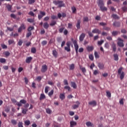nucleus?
Masks as SVG:
<instances>
[{"mask_svg":"<svg viewBox=\"0 0 127 127\" xmlns=\"http://www.w3.org/2000/svg\"><path fill=\"white\" fill-rule=\"evenodd\" d=\"M6 62V60L4 58H0V63H5Z\"/></svg>","mask_w":127,"mask_h":127,"instance_id":"40","label":"nucleus"},{"mask_svg":"<svg viewBox=\"0 0 127 127\" xmlns=\"http://www.w3.org/2000/svg\"><path fill=\"white\" fill-rule=\"evenodd\" d=\"M77 123L74 121H70V127H74V126H76Z\"/></svg>","mask_w":127,"mask_h":127,"instance_id":"28","label":"nucleus"},{"mask_svg":"<svg viewBox=\"0 0 127 127\" xmlns=\"http://www.w3.org/2000/svg\"><path fill=\"white\" fill-rule=\"evenodd\" d=\"M64 84L65 86H68L69 85V83H68V80H67V79H64Z\"/></svg>","mask_w":127,"mask_h":127,"instance_id":"49","label":"nucleus"},{"mask_svg":"<svg viewBox=\"0 0 127 127\" xmlns=\"http://www.w3.org/2000/svg\"><path fill=\"white\" fill-rule=\"evenodd\" d=\"M75 103L76 104H74L72 106L73 110H76V109H78V108H79V105L80 104V102L78 101L75 102Z\"/></svg>","mask_w":127,"mask_h":127,"instance_id":"9","label":"nucleus"},{"mask_svg":"<svg viewBox=\"0 0 127 127\" xmlns=\"http://www.w3.org/2000/svg\"><path fill=\"white\" fill-rule=\"evenodd\" d=\"M43 27L45 28V29H48L49 27V24H48L47 22L44 23Z\"/></svg>","mask_w":127,"mask_h":127,"instance_id":"19","label":"nucleus"},{"mask_svg":"<svg viewBox=\"0 0 127 127\" xmlns=\"http://www.w3.org/2000/svg\"><path fill=\"white\" fill-rule=\"evenodd\" d=\"M60 99L62 100V101H63L64 99H65V94L64 93H61L60 95Z\"/></svg>","mask_w":127,"mask_h":127,"instance_id":"24","label":"nucleus"},{"mask_svg":"<svg viewBox=\"0 0 127 127\" xmlns=\"http://www.w3.org/2000/svg\"><path fill=\"white\" fill-rule=\"evenodd\" d=\"M35 2V0H28V4H33Z\"/></svg>","mask_w":127,"mask_h":127,"instance_id":"45","label":"nucleus"},{"mask_svg":"<svg viewBox=\"0 0 127 127\" xmlns=\"http://www.w3.org/2000/svg\"><path fill=\"white\" fill-rule=\"evenodd\" d=\"M119 103H120V105H124V98L121 99L120 100Z\"/></svg>","mask_w":127,"mask_h":127,"instance_id":"64","label":"nucleus"},{"mask_svg":"<svg viewBox=\"0 0 127 127\" xmlns=\"http://www.w3.org/2000/svg\"><path fill=\"white\" fill-rule=\"evenodd\" d=\"M45 99H46L45 95H44V94H41L40 96V101H42V100H45Z\"/></svg>","mask_w":127,"mask_h":127,"instance_id":"22","label":"nucleus"},{"mask_svg":"<svg viewBox=\"0 0 127 127\" xmlns=\"http://www.w3.org/2000/svg\"><path fill=\"white\" fill-rule=\"evenodd\" d=\"M6 8L7 9V10L8 11H10L11 10V5H9V4H8L7 6H6Z\"/></svg>","mask_w":127,"mask_h":127,"instance_id":"46","label":"nucleus"},{"mask_svg":"<svg viewBox=\"0 0 127 127\" xmlns=\"http://www.w3.org/2000/svg\"><path fill=\"white\" fill-rule=\"evenodd\" d=\"M46 15V13L44 11H40V14L38 15V18L39 20H40L43 16H45Z\"/></svg>","mask_w":127,"mask_h":127,"instance_id":"5","label":"nucleus"},{"mask_svg":"<svg viewBox=\"0 0 127 127\" xmlns=\"http://www.w3.org/2000/svg\"><path fill=\"white\" fill-rule=\"evenodd\" d=\"M122 9L124 12H126V11H127V6H124L122 7Z\"/></svg>","mask_w":127,"mask_h":127,"instance_id":"51","label":"nucleus"},{"mask_svg":"<svg viewBox=\"0 0 127 127\" xmlns=\"http://www.w3.org/2000/svg\"><path fill=\"white\" fill-rule=\"evenodd\" d=\"M114 26H116V27H120L121 25V23L119 22H115L113 23Z\"/></svg>","mask_w":127,"mask_h":127,"instance_id":"25","label":"nucleus"},{"mask_svg":"<svg viewBox=\"0 0 127 127\" xmlns=\"http://www.w3.org/2000/svg\"><path fill=\"white\" fill-rule=\"evenodd\" d=\"M92 33H97V34H101V30H100L99 29L95 28L92 30Z\"/></svg>","mask_w":127,"mask_h":127,"instance_id":"10","label":"nucleus"},{"mask_svg":"<svg viewBox=\"0 0 127 127\" xmlns=\"http://www.w3.org/2000/svg\"><path fill=\"white\" fill-rule=\"evenodd\" d=\"M112 16L113 18H114V19H120V17H119V16L116 14H112Z\"/></svg>","mask_w":127,"mask_h":127,"instance_id":"30","label":"nucleus"},{"mask_svg":"<svg viewBox=\"0 0 127 127\" xmlns=\"http://www.w3.org/2000/svg\"><path fill=\"white\" fill-rule=\"evenodd\" d=\"M64 27H62L59 29V31L60 33H62V32H63V31H64Z\"/></svg>","mask_w":127,"mask_h":127,"instance_id":"60","label":"nucleus"},{"mask_svg":"<svg viewBox=\"0 0 127 127\" xmlns=\"http://www.w3.org/2000/svg\"><path fill=\"white\" fill-rule=\"evenodd\" d=\"M53 3H54L55 5H58L57 7L58 8L64 7V6H65V3H64L62 0H54Z\"/></svg>","mask_w":127,"mask_h":127,"instance_id":"3","label":"nucleus"},{"mask_svg":"<svg viewBox=\"0 0 127 127\" xmlns=\"http://www.w3.org/2000/svg\"><path fill=\"white\" fill-rule=\"evenodd\" d=\"M106 95L108 98L112 97V93L110 91H106Z\"/></svg>","mask_w":127,"mask_h":127,"instance_id":"35","label":"nucleus"},{"mask_svg":"<svg viewBox=\"0 0 127 127\" xmlns=\"http://www.w3.org/2000/svg\"><path fill=\"white\" fill-rule=\"evenodd\" d=\"M49 86H46L45 88V92L46 94H47L48 93V90H49Z\"/></svg>","mask_w":127,"mask_h":127,"instance_id":"54","label":"nucleus"},{"mask_svg":"<svg viewBox=\"0 0 127 127\" xmlns=\"http://www.w3.org/2000/svg\"><path fill=\"white\" fill-rule=\"evenodd\" d=\"M27 20L28 22H30L31 23H32V22H34V19L28 18Z\"/></svg>","mask_w":127,"mask_h":127,"instance_id":"47","label":"nucleus"},{"mask_svg":"<svg viewBox=\"0 0 127 127\" xmlns=\"http://www.w3.org/2000/svg\"><path fill=\"white\" fill-rule=\"evenodd\" d=\"M71 10L72 11V13H75L77 11V9L75 6L71 7Z\"/></svg>","mask_w":127,"mask_h":127,"instance_id":"38","label":"nucleus"},{"mask_svg":"<svg viewBox=\"0 0 127 127\" xmlns=\"http://www.w3.org/2000/svg\"><path fill=\"white\" fill-rule=\"evenodd\" d=\"M79 68L80 69H81L82 73H83V74H85V73H86V72H87V70H86V68H85L84 67H82V65H79Z\"/></svg>","mask_w":127,"mask_h":127,"instance_id":"21","label":"nucleus"},{"mask_svg":"<svg viewBox=\"0 0 127 127\" xmlns=\"http://www.w3.org/2000/svg\"><path fill=\"white\" fill-rule=\"evenodd\" d=\"M122 71H123V67H121L118 69V73L119 75H121V73H122Z\"/></svg>","mask_w":127,"mask_h":127,"instance_id":"55","label":"nucleus"},{"mask_svg":"<svg viewBox=\"0 0 127 127\" xmlns=\"http://www.w3.org/2000/svg\"><path fill=\"white\" fill-rule=\"evenodd\" d=\"M46 112L47 114H48V115H51V114H52V110H51V109L50 108H46Z\"/></svg>","mask_w":127,"mask_h":127,"instance_id":"26","label":"nucleus"},{"mask_svg":"<svg viewBox=\"0 0 127 127\" xmlns=\"http://www.w3.org/2000/svg\"><path fill=\"white\" fill-rule=\"evenodd\" d=\"M85 37H86V34H85L84 33H82L79 36V41H83Z\"/></svg>","mask_w":127,"mask_h":127,"instance_id":"13","label":"nucleus"},{"mask_svg":"<svg viewBox=\"0 0 127 127\" xmlns=\"http://www.w3.org/2000/svg\"><path fill=\"white\" fill-rule=\"evenodd\" d=\"M73 44L74 46L75 50L79 49V45L77 44V41L76 40L73 41Z\"/></svg>","mask_w":127,"mask_h":127,"instance_id":"12","label":"nucleus"},{"mask_svg":"<svg viewBox=\"0 0 127 127\" xmlns=\"http://www.w3.org/2000/svg\"><path fill=\"white\" fill-rule=\"evenodd\" d=\"M114 60L115 61H119V55L118 54L114 55Z\"/></svg>","mask_w":127,"mask_h":127,"instance_id":"32","label":"nucleus"},{"mask_svg":"<svg viewBox=\"0 0 127 127\" xmlns=\"http://www.w3.org/2000/svg\"><path fill=\"white\" fill-rule=\"evenodd\" d=\"M47 69H48L47 65H46V64H44L42 66V68L41 69V71L42 73H45V72L47 71Z\"/></svg>","mask_w":127,"mask_h":127,"instance_id":"8","label":"nucleus"},{"mask_svg":"<svg viewBox=\"0 0 127 127\" xmlns=\"http://www.w3.org/2000/svg\"><path fill=\"white\" fill-rule=\"evenodd\" d=\"M8 43L9 45H10L11 44H13V43H14V41L13 40H9L8 41Z\"/></svg>","mask_w":127,"mask_h":127,"instance_id":"43","label":"nucleus"},{"mask_svg":"<svg viewBox=\"0 0 127 127\" xmlns=\"http://www.w3.org/2000/svg\"><path fill=\"white\" fill-rule=\"evenodd\" d=\"M29 15H31V16H34L35 14L34 13H33V12H32V11H30L28 13Z\"/></svg>","mask_w":127,"mask_h":127,"instance_id":"62","label":"nucleus"},{"mask_svg":"<svg viewBox=\"0 0 127 127\" xmlns=\"http://www.w3.org/2000/svg\"><path fill=\"white\" fill-rule=\"evenodd\" d=\"M97 4L101 11L104 12L108 10V8L105 6V2H104V0H98L97 1Z\"/></svg>","mask_w":127,"mask_h":127,"instance_id":"1","label":"nucleus"},{"mask_svg":"<svg viewBox=\"0 0 127 127\" xmlns=\"http://www.w3.org/2000/svg\"><path fill=\"white\" fill-rule=\"evenodd\" d=\"M94 56H95V58H96V59L100 58V56L99 55V54H98V52H94Z\"/></svg>","mask_w":127,"mask_h":127,"instance_id":"42","label":"nucleus"},{"mask_svg":"<svg viewBox=\"0 0 127 127\" xmlns=\"http://www.w3.org/2000/svg\"><path fill=\"white\" fill-rule=\"evenodd\" d=\"M4 55L6 56V57H8V56L10 55V53H9L8 51H6L4 52Z\"/></svg>","mask_w":127,"mask_h":127,"instance_id":"48","label":"nucleus"},{"mask_svg":"<svg viewBox=\"0 0 127 127\" xmlns=\"http://www.w3.org/2000/svg\"><path fill=\"white\" fill-rule=\"evenodd\" d=\"M89 58L91 61H94V56H93V55H90L89 56Z\"/></svg>","mask_w":127,"mask_h":127,"instance_id":"56","label":"nucleus"},{"mask_svg":"<svg viewBox=\"0 0 127 127\" xmlns=\"http://www.w3.org/2000/svg\"><path fill=\"white\" fill-rule=\"evenodd\" d=\"M26 27L25 26L24 23H22L18 29V32H21L22 30H24V29H26Z\"/></svg>","mask_w":127,"mask_h":127,"instance_id":"6","label":"nucleus"},{"mask_svg":"<svg viewBox=\"0 0 127 127\" xmlns=\"http://www.w3.org/2000/svg\"><path fill=\"white\" fill-rule=\"evenodd\" d=\"M52 54L55 58H57V57H58V52H57V51L56 50L53 51Z\"/></svg>","mask_w":127,"mask_h":127,"instance_id":"14","label":"nucleus"},{"mask_svg":"<svg viewBox=\"0 0 127 127\" xmlns=\"http://www.w3.org/2000/svg\"><path fill=\"white\" fill-rule=\"evenodd\" d=\"M64 89L65 90H67L68 92H70L71 91V87L69 86H65L64 87Z\"/></svg>","mask_w":127,"mask_h":127,"instance_id":"34","label":"nucleus"},{"mask_svg":"<svg viewBox=\"0 0 127 127\" xmlns=\"http://www.w3.org/2000/svg\"><path fill=\"white\" fill-rule=\"evenodd\" d=\"M24 124L26 125V126H29L30 125V121H29V120H27L24 122Z\"/></svg>","mask_w":127,"mask_h":127,"instance_id":"53","label":"nucleus"},{"mask_svg":"<svg viewBox=\"0 0 127 127\" xmlns=\"http://www.w3.org/2000/svg\"><path fill=\"white\" fill-rule=\"evenodd\" d=\"M33 29H34V27L33 26H30L28 28V31H29V32H31V30H33Z\"/></svg>","mask_w":127,"mask_h":127,"instance_id":"37","label":"nucleus"},{"mask_svg":"<svg viewBox=\"0 0 127 127\" xmlns=\"http://www.w3.org/2000/svg\"><path fill=\"white\" fill-rule=\"evenodd\" d=\"M98 67L101 70H104L105 69V64L103 63H98Z\"/></svg>","mask_w":127,"mask_h":127,"instance_id":"11","label":"nucleus"},{"mask_svg":"<svg viewBox=\"0 0 127 127\" xmlns=\"http://www.w3.org/2000/svg\"><path fill=\"white\" fill-rule=\"evenodd\" d=\"M11 101L13 104L16 105L18 107H22V104H26V100L25 99H22L19 102H17L15 99H11Z\"/></svg>","mask_w":127,"mask_h":127,"instance_id":"2","label":"nucleus"},{"mask_svg":"<svg viewBox=\"0 0 127 127\" xmlns=\"http://www.w3.org/2000/svg\"><path fill=\"white\" fill-rule=\"evenodd\" d=\"M32 61V57H27V58L26 59L25 62L26 63L29 64V63H30Z\"/></svg>","mask_w":127,"mask_h":127,"instance_id":"15","label":"nucleus"},{"mask_svg":"<svg viewBox=\"0 0 127 127\" xmlns=\"http://www.w3.org/2000/svg\"><path fill=\"white\" fill-rule=\"evenodd\" d=\"M42 44L43 46H45V45H46L47 44V41H45V40L43 41L42 42Z\"/></svg>","mask_w":127,"mask_h":127,"instance_id":"58","label":"nucleus"},{"mask_svg":"<svg viewBox=\"0 0 127 127\" xmlns=\"http://www.w3.org/2000/svg\"><path fill=\"white\" fill-rule=\"evenodd\" d=\"M118 34H119V32L118 31H114L112 32V35H113V36H116V35H118Z\"/></svg>","mask_w":127,"mask_h":127,"instance_id":"44","label":"nucleus"},{"mask_svg":"<svg viewBox=\"0 0 127 127\" xmlns=\"http://www.w3.org/2000/svg\"><path fill=\"white\" fill-rule=\"evenodd\" d=\"M99 24L101 26H105V25H107V23H104V22H100L99 23Z\"/></svg>","mask_w":127,"mask_h":127,"instance_id":"63","label":"nucleus"},{"mask_svg":"<svg viewBox=\"0 0 127 127\" xmlns=\"http://www.w3.org/2000/svg\"><path fill=\"white\" fill-rule=\"evenodd\" d=\"M112 49H113V51H114V52H116V51H117V46H116L115 44H113Z\"/></svg>","mask_w":127,"mask_h":127,"instance_id":"31","label":"nucleus"},{"mask_svg":"<svg viewBox=\"0 0 127 127\" xmlns=\"http://www.w3.org/2000/svg\"><path fill=\"white\" fill-rule=\"evenodd\" d=\"M94 46H88L87 47V51L89 52L90 51V52L93 51V50H94Z\"/></svg>","mask_w":127,"mask_h":127,"instance_id":"20","label":"nucleus"},{"mask_svg":"<svg viewBox=\"0 0 127 127\" xmlns=\"http://www.w3.org/2000/svg\"><path fill=\"white\" fill-rule=\"evenodd\" d=\"M89 105L90 106H93L94 107H95V106H97V102L96 101H92L89 102Z\"/></svg>","mask_w":127,"mask_h":127,"instance_id":"17","label":"nucleus"},{"mask_svg":"<svg viewBox=\"0 0 127 127\" xmlns=\"http://www.w3.org/2000/svg\"><path fill=\"white\" fill-rule=\"evenodd\" d=\"M11 124H12L13 126H16V125H17V121L14 119H12L11 120Z\"/></svg>","mask_w":127,"mask_h":127,"instance_id":"23","label":"nucleus"},{"mask_svg":"<svg viewBox=\"0 0 127 127\" xmlns=\"http://www.w3.org/2000/svg\"><path fill=\"white\" fill-rule=\"evenodd\" d=\"M18 127H23V123L22 122H19L18 123Z\"/></svg>","mask_w":127,"mask_h":127,"instance_id":"50","label":"nucleus"},{"mask_svg":"<svg viewBox=\"0 0 127 127\" xmlns=\"http://www.w3.org/2000/svg\"><path fill=\"white\" fill-rule=\"evenodd\" d=\"M56 24H57V22L55 20H52L51 23L50 24V26H54Z\"/></svg>","mask_w":127,"mask_h":127,"instance_id":"27","label":"nucleus"},{"mask_svg":"<svg viewBox=\"0 0 127 127\" xmlns=\"http://www.w3.org/2000/svg\"><path fill=\"white\" fill-rule=\"evenodd\" d=\"M118 44L120 47H124L125 46V44H124V40H122L120 38H118Z\"/></svg>","mask_w":127,"mask_h":127,"instance_id":"7","label":"nucleus"},{"mask_svg":"<svg viewBox=\"0 0 127 127\" xmlns=\"http://www.w3.org/2000/svg\"><path fill=\"white\" fill-rule=\"evenodd\" d=\"M125 78V72L122 71V73L120 74V79L121 80H123Z\"/></svg>","mask_w":127,"mask_h":127,"instance_id":"33","label":"nucleus"},{"mask_svg":"<svg viewBox=\"0 0 127 127\" xmlns=\"http://www.w3.org/2000/svg\"><path fill=\"white\" fill-rule=\"evenodd\" d=\"M71 84V87L73 88V89H76L77 88V84L75 82L71 81L70 82Z\"/></svg>","mask_w":127,"mask_h":127,"instance_id":"16","label":"nucleus"},{"mask_svg":"<svg viewBox=\"0 0 127 127\" xmlns=\"http://www.w3.org/2000/svg\"><path fill=\"white\" fill-rule=\"evenodd\" d=\"M31 34H32L31 32H29L28 33H27V34H26L27 38H28V37H29V36H31Z\"/></svg>","mask_w":127,"mask_h":127,"instance_id":"61","label":"nucleus"},{"mask_svg":"<svg viewBox=\"0 0 127 127\" xmlns=\"http://www.w3.org/2000/svg\"><path fill=\"white\" fill-rule=\"evenodd\" d=\"M70 70H74L75 69V64H72L69 67Z\"/></svg>","mask_w":127,"mask_h":127,"instance_id":"39","label":"nucleus"},{"mask_svg":"<svg viewBox=\"0 0 127 127\" xmlns=\"http://www.w3.org/2000/svg\"><path fill=\"white\" fill-rule=\"evenodd\" d=\"M1 46L3 49H6L7 48V46L4 44H1Z\"/></svg>","mask_w":127,"mask_h":127,"instance_id":"59","label":"nucleus"},{"mask_svg":"<svg viewBox=\"0 0 127 127\" xmlns=\"http://www.w3.org/2000/svg\"><path fill=\"white\" fill-rule=\"evenodd\" d=\"M53 94H54V90H52L50 92H49L48 95L49 97H51Z\"/></svg>","mask_w":127,"mask_h":127,"instance_id":"41","label":"nucleus"},{"mask_svg":"<svg viewBox=\"0 0 127 127\" xmlns=\"http://www.w3.org/2000/svg\"><path fill=\"white\" fill-rule=\"evenodd\" d=\"M80 24H81V20H78L77 23L76 24V28L77 29H80V28H81Z\"/></svg>","mask_w":127,"mask_h":127,"instance_id":"18","label":"nucleus"},{"mask_svg":"<svg viewBox=\"0 0 127 127\" xmlns=\"http://www.w3.org/2000/svg\"><path fill=\"white\" fill-rule=\"evenodd\" d=\"M22 43H23V42L22 41V40H20L18 42V45H19V46H21V45H22Z\"/></svg>","mask_w":127,"mask_h":127,"instance_id":"57","label":"nucleus"},{"mask_svg":"<svg viewBox=\"0 0 127 127\" xmlns=\"http://www.w3.org/2000/svg\"><path fill=\"white\" fill-rule=\"evenodd\" d=\"M86 125L88 127H94V125L93 124H92V123H91L90 122H86Z\"/></svg>","mask_w":127,"mask_h":127,"instance_id":"29","label":"nucleus"},{"mask_svg":"<svg viewBox=\"0 0 127 127\" xmlns=\"http://www.w3.org/2000/svg\"><path fill=\"white\" fill-rule=\"evenodd\" d=\"M64 50H66V51H67V52H70L71 51V49L69 47H65Z\"/></svg>","mask_w":127,"mask_h":127,"instance_id":"52","label":"nucleus"},{"mask_svg":"<svg viewBox=\"0 0 127 127\" xmlns=\"http://www.w3.org/2000/svg\"><path fill=\"white\" fill-rule=\"evenodd\" d=\"M24 105V108H21L22 114L23 115H26L27 112H28V107H29V104L28 103L23 104Z\"/></svg>","mask_w":127,"mask_h":127,"instance_id":"4","label":"nucleus"},{"mask_svg":"<svg viewBox=\"0 0 127 127\" xmlns=\"http://www.w3.org/2000/svg\"><path fill=\"white\" fill-rule=\"evenodd\" d=\"M31 52L33 54L36 53V49L34 47L31 48Z\"/></svg>","mask_w":127,"mask_h":127,"instance_id":"36","label":"nucleus"}]
</instances>
